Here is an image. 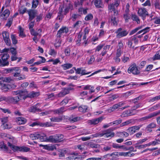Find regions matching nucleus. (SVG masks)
Wrapping results in <instances>:
<instances>
[{"label":"nucleus","instance_id":"nucleus-1","mask_svg":"<svg viewBox=\"0 0 160 160\" xmlns=\"http://www.w3.org/2000/svg\"><path fill=\"white\" fill-rule=\"evenodd\" d=\"M31 139L32 140L38 139H45V140H60L63 139V136L62 134H58L51 136L49 138H47L45 134L42 133H35L30 135Z\"/></svg>","mask_w":160,"mask_h":160},{"label":"nucleus","instance_id":"nucleus-2","mask_svg":"<svg viewBox=\"0 0 160 160\" xmlns=\"http://www.w3.org/2000/svg\"><path fill=\"white\" fill-rule=\"evenodd\" d=\"M19 91H16L12 92V94L13 95L17 96L14 97H8V98H0V102L4 100L9 103H16L21 100L22 94H21Z\"/></svg>","mask_w":160,"mask_h":160},{"label":"nucleus","instance_id":"nucleus-3","mask_svg":"<svg viewBox=\"0 0 160 160\" xmlns=\"http://www.w3.org/2000/svg\"><path fill=\"white\" fill-rule=\"evenodd\" d=\"M8 145L13 150L14 152H27L30 151V148L25 146L19 147L16 146L8 142Z\"/></svg>","mask_w":160,"mask_h":160},{"label":"nucleus","instance_id":"nucleus-4","mask_svg":"<svg viewBox=\"0 0 160 160\" xmlns=\"http://www.w3.org/2000/svg\"><path fill=\"white\" fill-rule=\"evenodd\" d=\"M12 79L10 78L6 77L2 78V81H0V88L3 92L7 91L11 87L9 85H6L3 82H9Z\"/></svg>","mask_w":160,"mask_h":160},{"label":"nucleus","instance_id":"nucleus-5","mask_svg":"<svg viewBox=\"0 0 160 160\" xmlns=\"http://www.w3.org/2000/svg\"><path fill=\"white\" fill-rule=\"evenodd\" d=\"M114 130L113 128H111L104 131L102 133L98 134L97 137H103L105 138H111L114 135V133L112 132Z\"/></svg>","mask_w":160,"mask_h":160},{"label":"nucleus","instance_id":"nucleus-6","mask_svg":"<svg viewBox=\"0 0 160 160\" xmlns=\"http://www.w3.org/2000/svg\"><path fill=\"white\" fill-rule=\"evenodd\" d=\"M128 72L129 73H132L133 75H138L140 73L138 66L136 63L132 64L128 68Z\"/></svg>","mask_w":160,"mask_h":160},{"label":"nucleus","instance_id":"nucleus-7","mask_svg":"<svg viewBox=\"0 0 160 160\" xmlns=\"http://www.w3.org/2000/svg\"><path fill=\"white\" fill-rule=\"evenodd\" d=\"M21 92V94H22L21 99H25L27 97H28L31 98H34L38 96L39 93L38 92H32L29 94H28L27 91H21L19 90Z\"/></svg>","mask_w":160,"mask_h":160},{"label":"nucleus","instance_id":"nucleus-8","mask_svg":"<svg viewBox=\"0 0 160 160\" xmlns=\"http://www.w3.org/2000/svg\"><path fill=\"white\" fill-rule=\"evenodd\" d=\"M119 2L118 0H117L115 1L114 3H112L109 5L108 9L109 12H113L114 15L117 16L118 14V12L115 8L117 7L119 5Z\"/></svg>","mask_w":160,"mask_h":160},{"label":"nucleus","instance_id":"nucleus-9","mask_svg":"<svg viewBox=\"0 0 160 160\" xmlns=\"http://www.w3.org/2000/svg\"><path fill=\"white\" fill-rule=\"evenodd\" d=\"M64 107H61V108L55 110L53 111H50L40 113L41 115L44 116L53 112L54 113H60L64 111L65 110Z\"/></svg>","mask_w":160,"mask_h":160},{"label":"nucleus","instance_id":"nucleus-10","mask_svg":"<svg viewBox=\"0 0 160 160\" xmlns=\"http://www.w3.org/2000/svg\"><path fill=\"white\" fill-rule=\"evenodd\" d=\"M3 39L6 44L8 46L11 45V41L9 38V32L4 31L2 33Z\"/></svg>","mask_w":160,"mask_h":160},{"label":"nucleus","instance_id":"nucleus-11","mask_svg":"<svg viewBox=\"0 0 160 160\" xmlns=\"http://www.w3.org/2000/svg\"><path fill=\"white\" fill-rule=\"evenodd\" d=\"M68 31V28L66 27H62L58 32L57 37L59 38L62 36H64L67 33Z\"/></svg>","mask_w":160,"mask_h":160},{"label":"nucleus","instance_id":"nucleus-12","mask_svg":"<svg viewBox=\"0 0 160 160\" xmlns=\"http://www.w3.org/2000/svg\"><path fill=\"white\" fill-rule=\"evenodd\" d=\"M40 147H43V148L48 151H53L54 149H56V147L58 146V144H48L43 145L41 144H39Z\"/></svg>","mask_w":160,"mask_h":160},{"label":"nucleus","instance_id":"nucleus-13","mask_svg":"<svg viewBox=\"0 0 160 160\" xmlns=\"http://www.w3.org/2000/svg\"><path fill=\"white\" fill-rule=\"evenodd\" d=\"M138 13L141 17L143 20H144L145 17L148 15V13L146 9L142 8L138 9Z\"/></svg>","mask_w":160,"mask_h":160},{"label":"nucleus","instance_id":"nucleus-14","mask_svg":"<svg viewBox=\"0 0 160 160\" xmlns=\"http://www.w3.org/2000/svg\"><path fill=\"white\" fill-rule=\"evenodd\" d=\"M121 29L119 28L118 31L116 32L117 33L116 37L118 38H120L121 37H124L127 35L128 32L126 31H121Z\"/></svg>","mask_w":160,"mask_h":160},{"label":"nucleus","instance_id":"nucleus-15","mask_svg":"<svg viewBox=\"0 0 160 160\" xmlns=\"http://www.w3.org/2000/svg\"><path fill=\"white\" fill-rule=\"evenodd\" d=\"M10 14V11L8 9H6L0 14V18L2 19H6L9 16Z\"/></svg>","mask_w":160,"mask_h":160},{"label":"nucleus","instance_id":"nucleus-16","mask_svg":"<svg viewBox=\"0 0 160 160\" xmlns=\"http://www.w3.org/2000/svg\"><path fill=\"white\" fill-rule=\"evenodd\" d=\"M140 127L139 126H134L129 128L127 130V132L130 134H132L134 133L136 131L138 130Z\"/></svg>","mask_w":160,"mask_h":160},{"label":"nucleus","instance_id":"nucleus-17","mask_svg":"<svg viewBox=\"0 0 160 160\" xmlns=\"http://www.w3.org/2000/svg\"><path fill=\"white\" fill-rule=\"evenodd\" d=\"M29 16V20L30 21L33 19L37 14V11L36 10H30L28 11Z\"/></svg>","mask_w":160,"mask_h":160},{"label":"nucleus","instance_id":"nucleus-18","mask_svg":"<svg viewBox=\"0 0 160 160\" xmlns=\"http://www.w3.org/2000/svg\"><path fill=\"white\" fill-rule=\"evenodd\" d=\"M20 72H16L13 73V76L18 80H23L26 79L25 75H21L20 74Z\"/></svg>","mask_w":160,"mask_h":160},{"label":"nucleus","instance_id":"nucleus-19","mask_svg":"<svg viewBox=\"0 0 160 160\" xmlns=\"http://www.w3.org/2000/svg\"><path fill=\"white\" fill-rule=\"evenodd\" d=\"M3 139L5 140L7 139H14V138L9 134L6 133H1L0 134V139Z\"/></svg>","mask_w":160,"mask_h":160},{"label":"nucleus","instance_id":"nucleus-20","mask_svg":"<svg viewBox=\"0 0 160 160\" xmlns=\"http://www.w3.org/2000/svg\"><path fill=\"white\" fill-rule=\"evenodd\" d=\"M73 153L74 156L71 155L68 157L67 158H68V159H67L69 160H81L82 158H83V157H82L80 156L78 157H76L78 154L77 153Z\"/></svg>","mask_w":160,"mask_h":160},{"label":"nucleus","instance_id":"nucleus-21","mask_svg":"<svg viewBox=\"0 0 160 160\" xmlns=\"http://www.w3.org/2000/svg\"><path fill=\"white\" fill-rule=\"evenodd\" d=\"M68 93V91L65 88H63L62 91L58 94L56 95V97H62L66 94Z\"/></svg>","mask_w":160,"mask_h":160},{"label":"nucleus","instance_id":"nucleus-22","mask_svg":"<svg viewBox=\"0 0 160 160\" xmlns=\"http://www.w3.org/2000/svg\"><path fill=\"white\" fill-rule=\"evenodd\" d=\"M42 29L40 28L38 29V31L36 32L34 31L33 29L30 30V32L31 35L33 36H38L40 37L41 35V33L42 32Z\"/></svg>","mask_w":160,"mask_h":160},{"label":"nucleus","instance_id":"nucleus-23","mask_svg":"<svg viewBox=\"0 0 160 160\" xmlns=\"http://www.w3.org/2000/svg\"><path fill=\"white\" fill-rule=\"evenodd\" d=\"M103 119L102 117H99L98 118L92 119L88 121V123L91 124L95 125L99 122L101 121Z\"/></svg>","mask_w":160,"mask_h":160},{"label":"nucleus","instance_id":"nucleus-24","mask_svg":"<svg viewBox=\"0 0 160 160\" xmlns=\"http://www.w3.org/2000/svg\"><path fill=\"white\" fill-rule=\"evenodd\" d=\"M114 16H112L110 19L109 20L110 22L113 25L117 26L118 23V19L114 15Z\"/></svg>","mask_w":160,"mask_h":160},{"label":"nucleus","instance_id":"nucleus-25","mask_svg":"<svg viewBox=\"0 0 160 160\" xmlns=\"http://www.w3.org/2000/svg\"><path fill=\"white\" fill-rule=\"evenodd\" d=\"M112 147L116 149L118 148H122L125 149L126 150H129V148H128L125 145H122L120 146L118 144L113 143L112 144Z\"/></svg>","mask_w":160,"mask_h":160},{"label":"nucleus","instance_id":"nucleus-26","mask_svg":"<svg viewBox=\"0 0 160 160\" xmlns=\"http://www.w3.org/2000/svg\"><path fill=\"white\" fill-rule=\"evenodd\" d=\"M84 144L89 147V148H97L99 147V145L96 143H94L91 142H86L84 143Z\"/></svg>","mask_w":160,"mask_h":160},{"label":"nucleus","instance_id":"nucleus-27","mask_svg":"<svg viewBox=\"0 0 160 160\" xmlns=\"http://www.w3.org/2000/svg\"><path fill=\"white\" fill-rule=\"evenodd\" d=\"M16 119L17 123L19 124H24L26 122V120L23 117L17 118Z\"/></svg>","mask_w":160,"mask_h":160},{"label":"nucleus","instance_id":"nucleus-28","mask_svg":"<svg viewBox=\"0 0 160 160\" xmlns=\"http://www.w3.org/2000/svg\"><path fill=\"white\" fill-rule=\"evenodd\" d=\"M93 2L96 7L99 8L103 7V4L101 0H94Z\"/></svg>","mask_w":160,"mask_h":160},{"label":"nucleus","instance_id":"nucleus-29","mask_svg":"<svg viewBox=\"0 0 160 160\" xmlns=\"http://www.w3.org/2000/svg\"><path fill=\"white\" fill-rule=\"evenodd\" d=\"M110 47V45H106L104 46L103 48V50L101 53V55L102 56H104L108 52Z\"/></svg>","mask_w":160,"mask_h":160},{"label":"nucleus","instance_id":"nucleus-30","mask_svg":"<svg viewBox=\"0 0 160 160\" xmlns=\"http://www.w3.org/2000/svg\"><path fill=\"white\" fill-rule=\"evenodd\" d=\"M125 104V103L124 102H120L118 104L114 105L112 108H111V110L112 111H113L114 110L122 106Z\"/></svg>","mask_w":160,"mask_h":160},{"label":"nucleus","instance_id":"nucleus-31","mask_svg":"<svg viewBox=\"0 0 160 160\" xmlns=\"http://www.w3.org/2000/svg\"><path fill=\"white\" fill-rule=\"evenodd\" d=\"M156 127V124L152 122L149 124L147 126L146 130L149 132H151L152 131V128Z\"/></svg>","mask_w":160,"mask_h":160},{"label":"nucleus","instance_id":"nucleus-32","mask_svg":"<svg viewBox=\"0 0 160 160\" xmlns=\"http://www.w3.org/2000/svg\"><path fill=\"white\" fill-rule=\"evenodd\" d=\"M132 110H127L125 111L122 114L121 116L122 117H124L133 115L134 114L132 113Z\"/></svg>","mask_w":160,"mask_h":160},{"label":"nucleus","instance_id":"nucleus-33","mask_svg":"<svg viewBox=\"0 0 160 160\" xmlns=\"http://www.w3.org/2000/svg\"><path fill=\"white\" fill-rule=\"evenodd\" d=\"M158 113L157 112H154L153 113H151L148 116H145V117H143L142 118V120H146L148 119L149 118H150L156 116L157 115Z\"/></svg>","mask_w":160,"mask_h":160},{"label":"nucleus","instance_id":"nucleus-34","mask_svg":"<svg viewBox=\"0 0 160 160\" xmlns=\"http://www.w3.org/2000/svg\"><path fill=\"white\" fill-rule=\"evenodd\" d=\"M160 143V141H154L152 142H149L148 144H146L143 145V147H145L147 146H149L151 145L153 146L155 145Z\"/></svg>","mask_w":160,"mask_h":160},{"label":"nucleus","instance_id":"nucleus-35","mask_svg":"<svg viewBox=\"0 0 160 160\" xmlns=\"http://www.w3.org/2000/svg\"><path fill=\"white\" fill-rule=\"evenodd\" d=\"M117 135L119 137L122 138L127 137L129 135L128 133L126 132H117Z\"/></svg>","mask_w":160,"mask_h":160},{"label":"nucleus","instance_id":"nucleus-36","mask_svg":"<svg viewBox=\"0 0 160 160\" xmlns=\"http://www.w3.org/2000/svg\"><path fill=\"white\" fill-rule=\"evenodd\" d=\"M152 59L153 61L160 60V50L152 57Z\"/></svg>","mask_w":160,"mask_h":160},{"label":"nucleus","instance_id":"nucleus-37","mask_svg":"<svg viewBox=\"0 0 160 160\" xmlns=\"http://www.w3.org/2000/svg\"><path fill=\"white\" fill-rule=\"evenodd\" d=\"M111 156L112 157L111 159L109 160H117L118 156V152H115L111 154Z\"/></svg>","mask_w":160,"mask_h":160},{"label":"nucleus","instance_id":"nucleus-38","mask_svg":"<svg viewBox=\"0 0 160 160\" xmlns=\"http://www.w3.org/2000/svg\"><path fill=\"white\" fill-rule=\"evenodd\" d=\"M89 29L87 27L85 28L84 30V34L83 35L82 39L84 41H85V40L86 39V38L87 37V35H88V32L89 31Z\"/></svg>","mask_w":160,"mask_h":160},{"label":"nucleus","instance_id":"nucleus-39","mask_svg":"<svg viewBox=\"0 0 160 160\" xmlns=\"http://www.w3.org/2000/svg\"><path fill=\"white\" fill-rule=\"evenodd\" d=\"M12 125L9 122L6 123L2 124L1 125L2 128L4 129H9L11 128Z\"/></svg>","mask_w":160,"mask_h":160},{"label":"nucleus","instance_id":"nucleus-40","mask_svg":"<svg viewBox=\"0 0 160 160\" xmlns=\"http://www.w3.org/2000/svg\"><path fill=\"white\" fill-rule=\"evenodd\" d=\"M62 117H54L50 118L51 121L54 122H59L62 120Z\"/></svg>","mask_w":160,"mask_h":160},{"label":"nucleus","instance_id":"nucleus-41","mask_svg":"<svg viewBox=\"0 0 160 160\" xmlns=\"http://www.w3.org/2000/svg\"><path fill=\"white\" fill-rule=\"evenodd\" d=\"M48 54L53 57H55L57 54V52L53 49H50L48 52Z\"/></svg>","mask_w":160,"mask_h":160},{"label":"nucleus","instance_id":"nucleus-42","mask_svg":"<svg viewBox=\"0 0 160 160\" xmlns=\"http://www.w3.org/2000/svg\"><path fill=\"white\" fill-rule=\"evenodd\" d=\"M79 110L81 112H86L88 109L87 106L84 105H81L78 108Z\"/></svg>","mask_w":160,"mask_h":160},{"label":"nucleus","instance_id":"nucleus-43","mask_svg":"<svg viewBox=\"0 0 160 160\" xmlns=\"http://www.w3.org/2000/svg\"><path fill=\"white\" fill-rule=\"evenodd\" d=\"M143 27H144L143 26H139L138 27L132 30L130 32V35H132V34H134L135 32H136L138 30L142 28Z\"/></svg>","mask_w":160,"mask_h":160},{"label":"nucleus","instance_id":"nucleus-44","mask_svg":"<svg viewBox=\"0 0 160 160\" xmlns=\"http://www.w3.org/2000/svg\"><path fill=\"white\" fill-rule=\"evenodd\" d=\"M19 29V35L22 38H24L25 37V34L23 33V29L20 26L18 27Z\"/></svg>","mask_w":160,"mask_h":160},{"label":"nucleus","instance_id":"nucleus-45","mask_svg":"<svg viewBox=\"0 0 160 160\" xmlns=\"http://www.w3.org/2000/svg\"><path fill=\"white\" fill-rule=\"evenodd\" d=\"M72 66V64L70 63H67L62 65V67L64 70H66L71 68Z\"/></svg>","mask_w":160,"mask_h":160},{"label":"nucleus","instance_id":"nucleus-46","mask_svg":"<svg viewBox=\"0 0 160 160\" xmlns=\"http://www.w3.org/2000/svg\"><path fill=\"white\" fill-rule=\"evenodd\" d=\"M20 68L18 67H15L11 68H9L7 70V71L8 72H13L14 71L16 72H18L19 71H20Z\"/></svg>","mask_w":160,"mask_h":160},{"label":"nucleus","instance_id":"nucleus-47","mask_svg":"<svg viewBox=\"0 0 160 160\" xmlns=\"http://www.w3.org/2000/svg\"><path fill=\"white\" fill-rule=\"evenodd\" d=\"M154 6L156 9L160 10V2L157 0H156L154 3Z\"/></svg>","mask_w":160,"mask_h":160},{"label":"nucleus","instance_id":"nucleus-48","mask_svg":"<svg viewBox=\"0 0 160 160\" xmlns=\"http://www.w3.org/2000/svg\"><path fill=\"white\" fill-rule=\"evenodd\" d=\"M132 19L133 21H136L138 24L140 23V19L138 18L137 16L135 15H132Z\"/></svg>","mask_w":160,"mask_h":160},{"label":"nucleus","instance_id":"nucleus-49","mask_svg":"<svg viewBox=\"0 0 160 160\" xmlns=\"http://www.w3.org/2000/svg\"><path fill=\"white\" fill-rule=\"evenodd\" d=\"M128 45L129 48H131L133 49V50H134L135 48H134V45L133 44V43L132 42L131 40H129L128 42Z\"/></svg>","mask_w":160,"mask_h":160},{"label":"nucleus","instance_id":"nucleus-50","mask_svg":"<svg viewBox=\"0 0 160 160\" xmlns=\"http://www.w3.org/2000/svg\"><path fill=\"white\" fill-rule=\"evenodd\" d=\"M38 2V0H33L32 2V8H36L37 7Z\"/></svg>","mask_w":160,"mask_h":160},{"label":"nucleus","instance_id":"nucleus-51","mask_svg":"<svg viewBox=\"0 0 160 160\" xmlns=\"http://www.w3.org/2000/svg\"><path fill=\"white\" fill-rule=\"evenodd\" d=\"M0 144V148H4L6 150H8V148L7 147L6 145L4 144V143L3 142H1Z\"/></svg>","mask_w":160,"mask_h":160},{"label":"nucleus","instance_id":"nucleus-52","mask_svg":"<svg viewBox=\"0 0 160 160\" xmlns=\"http://www.w3.org/2000/svg\"><path fill=\"white\" fill-rule=\"evenodd\" d=\"M11 38L12 41V42L13 44H16L17 43V40L14 35H11Z\"/></svg>","mask_w":160,"mask_h":160},{"label":"nucleus","instance_id":"nucleus-53","mask_svg":"<svg viewBox=\"0 0 160 160\" xmlns=\"http://www.w3.org/2000/svg\"><path fill=\"white\" fill-rule=\"evenodd\" d=\"M93 18L92 15L91 14H89L86 16L85 19L86 21H89L92 20Z\"/></svg>","mask_w":160,"mask_h":160},{"label":"nucleus","instance_id":"nucleus-54","mask_svg":"<svg viewBox=\"0 0 160 160\" xmlns=\"http://www.w3.org/2000/svg\"><path fill=\"white\" fill-rule=\"evenodd\" d=\"M100 38L98 36H93L92 38V41L93 44H95L94 42L96 41H98L99 38Z\"/></svg>","mask_w":160,"mask_h":160},{"label":"nucleus","instance_id":"nucleus-55","mask_svg":"<svg viewBox=\"0 0 160 160\" xmlns=\"http://www.w3.org/2000/svg\"><path fill=\"white\" fill-rule=\"evenodd\" d=\"M123 47V45L122 41H120L118 43V46L117 47V49L122 50Z\"/></svg>","mask_w":160,"mask_h":160},{"label":"nucleus","instance_id":"nucleus-56","mask_svg":"<svg viewBox=\"0 0 160 160\" xmlns=\"http://www.w3.org/2000/svg\"><path fill=\"white\" fill-rule=\"evenodd\" d=\"M95 58L93 56H91L88 61V63L89 64H92L94 61Z\"/></svg>","mask_w":160,"mask_h":160},{"label":"nucleus","instance_id":"nucleus-57","mask_svg":"<svg viewBox=\"0 0 160 160\" xmlns=\"http://www.w3.org/2000/svg\"><path fill=\"white\" fill-rule=\"evenodd\" d=\"M133 43L134 46L138 43V40L137 39L136 37H132L130 40Z\"/></svg>","mask_w":160,"mask_h":160},{"label":"nucleus","instance_id":"nucleus-58","mask_svg":"<svg viewBox=\"0 0 160 160\" xmlns=\"http://www.w3.org/2000/svg\"><path fill=\"white\" fill-rule=\"evenodd\" d=\"M9 58V55L8 53L4 54L2 57V59L4 61L8 59Z\"/></svg>","mask_w":160,"mask_h":160},{"label":"nucleus","instance_id":"nucleus-59","mask_svg":"<svg viewBox=\"0 0 160 160\" xmlns=\"http://www.w3.org/2000/svg\"><path fill=\"white\" fill-rule=\"evenodd\" d=\"M12 21V18H11L8 19V22L6 24V26L8 27H10L11 26Z\"/></svg>","mask_w":160,"mask_h":160},{"label":"nucleus","instance_id":"nucleus-60","mask_svg":"<svg viewBox=\"0 0 160 160\" xmlns=\"http://www.w3.org/2000/svg\"><path fill=\"white\" fill-rule=\"evenodd\" d=\"M132 122L131 120H129L126 121L122 122L121 125V127L127 125Z\"/></svg>","mask_w":160,"mask_h":160},{"label":"nucleus","instance_id":"nucleus-61","mask_svg":"<svg viewBox=\"0 0 160 160\" xmlns=\"http://www.w3.org/2000/svg\"><path fill=\"white\" fill-rule=\"evenodd\" d=\"M151 5L150 1L149 0H147L144 3L142 4V5L144 7L147 6H150Z\"/></svg>","mask_w":160,"mask_h":160},{"label":"nucleus","instance_id":"nucleus-62","mask_svg":"<svg viewBox=\"0 0 160 160\" xmlns=\"http://www.w3.org/2000/svg\"><path fill=\"white\" fill-rule=\"evenodd\" d=\"M27 8L24 7H21L19 9V12L20 13L23 14L26 11Z\"/></svg>","mask_w":160,"mask_h":160},{"label":"nucleus","instance_id":"nucleus-63","mask_svg":"<svg viewBox=\"0 0 160 160\" xmlns=\"http://www.w3.org/2000/svg\"><path fill=\"white\" fill-rule=\"evenodd\" d=\"M38 106L37 107L35 106L31 107L29 109V111L30 112H35L37 109Z\"/></svg>","mask_w":160,"mask_h":160},{"label":"nucleus","instance_id":"nucleus-64","mask_svg":"<svg viewBox=\"0 0 160 160\" xmlns=\"http://www.w3.org/2000/svg\"><path fill=\"white\" fill-rule=\"evenodd\" d=\"M69 101V100L67 98H65L60 103V104L62 105H65Z\"/></svg>","mask_w":160,"mask_h":160}]
</instances>
